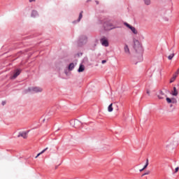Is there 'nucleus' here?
<instances>
[{"label": "nucleus", "instance_id": "f257e3e1", "mask_svg": "<svg viewBox=\"0 0 179 179\" xmlns=\"http://www.w3.org/2000/svg\"><path fill=\"white\" fill-rule=\"evenodd\" d=\"M43 92V88L40 87H31L27 90V93H41Z\"/></svg>", "mask_w": 179, "mask_h": 179}, {"label": "nucleus", "instance_id": "f03ea898", "mask_svg": "<svg viewBox=\"0 0 179 179\" xmlns=\"http://www.w3.org/2000/svg\"><path fill=\"white\" fill-rule=\"evenodd\" d=\"M117 27H115L112 23L108 22L104 24L105 30H113V29H116Z\"/></svg>", "mask_w": 179, "mask_h": 179}, {"label": "nucleus", "instance_id": "7ed1b4c3", "mask_svg": "<svg viewBox=\"0 0 179 179\" xmlns=\"http://www.w3.org/2000/svg\"><path fill=\"white\" fill-rule=\"evenodd\" d=\"M101 43L103 47H108V40L106 38H102L101 39Z\"/></svg>", "mask_w": 179, "mask_h": 179}, {"label": "nucleus", "instance_id": "20e7f679", "mask_svg": "<svg viewBox=\"0 0 179 179\" xmlns=\"http://www.w3.org/2000/svg\"><path fill=\"white\" fill-rule=\"evenodd\" d=\"M124 51L127 55H131V51L128 45L125 44L124 46Z\"/></svg>", "mask_w": 179, "mask_h": 179}, {"label": "nucleus", "instance_id": "39448f33", "mask_svg": "<svg viewBox=\"0 0 179 179\" xmlns=\"http://www.w3.org/2000/svg\"><path fill=\"white\" fill-rule=\"evenodd\" d=\"M21 71L19 69L15 70L13 76L11 77V79H16L20 75Z\"/></svg>", "mask_w": 179, "mask_h": 179}, {"label": "nucleus", "instance_id": "423d86ee", "mask_svg": "<svg viewBox=\"0 0 179 179\" xmlns=\"http://www.w3.org/2000/svg\"><path fill=\"white\" fill-rule=\"evenodd\" d=\"M29 134V131H22L20 132L18 136H22L24 139H27V135Z\"/></svg>", "mask_w": 179, "mask_h": 179}, {"label": "nucleus", "instance_id": "0eeeda50", "mask_svg": "<svg viewBox=\"0 0 179 179\" xmlns=\"http://www.w3.org/2000/svg\"><path fill=\"white\" fill-rule=\"evenodd\" d=\"M172 96H178V91L176 87H173V90L171 92Z\"/></svg>", "mask_w": 179, "mask_h": 179}, {"label": "nucleus", "instance_id": "6e6552de", "mask_svg": "<svg viewBox=\"0 0 179 179\" xmlns=\"http://www.w3.org/2000/svg\"><path fill=\"white\" fill-rule=\"evenodd\" d=\"M46 150H48V148H45L43 150H42L41 152H39L36 157L35 159H37L38 156H41V155H43Z\"/></svg>", "mask_w": 179, "mask_h": 179}, {"label": "nucleus", "instance_id": "1a4fd4ad", "mask_svg": "<svg viewBox=\"0 0 179 179\" xmlns=\"http://www.w3.org/2000/svg\"><path fill=\"white\" fill-rule=\"evenodd\" d=\"M83 71H85V66L81 64L78 70V72H83Z\"/></svg>", "mask_w": 179, "mask_h": 179}, {"label": "nucleus", "instance_id": "9d476101", "mask_svg": "<svg viewBox=\"0 0 179 179\" xmlns=\"http://www.w3.org/2000/svg\"><path fill=\"white\" fill-rule=\"evenodd\" d=\"M130 30H131L134 34H138V31L136 30V29H135V27H130Z\"/></svg>", "mask_w": 179, "mask_h": 179}, {"label": "nucleus", "instance_id": "9b49d317", "mask_svg": "<svg viewBox=\"0 0 179 179\" xmlns=\"http://www.w3.org/2000/svg\"><path fill=\"white\" fill-rule=\"evenodd\" d=\"M166 95H164V93L163 92H160L159 94L158 95V98L159 99H164Z\"/></svg>", "mask_w": 179, "mask_h": 179}, {"label": "nucleus", "instance_id": "f8f14e48", "mask_svg": "<svg viewBox=\"0 0 179 179\" xmlns=\"http://www.w3.org/2000/svg\"><path fill=\"white\" fill-rule=\"evenodd\" d=\"M113 103H110V104L108 106V111L109 113H111V112H113Z\"/></svg>", "mask_w": 179, "mask_h": 179}, {"label": "nucleus", "instance_id": "ddd939ff", "mask_svg": "<svg viewBox=\"0 0 179 179\" xmlns=\"http://www.w3.org/2000/svg\"><path fill=\"white\" fill-rule=\"evenodd\" d=\"M73 68H75V64L73 63L70 64L69 66V71H72V69H73Z\"/></svg>", "mask_w": 179, "mask_h": 179}, {"label": "nucleus", "instance_id": "4468645a", "mask_svg": "<svg viewBox=\"0 0 179 179\" xmlns=\"http://www.w3.org/2000/svg\"><path fill=\"white\" fill-rule=\"evenodd\" d=\"M166 101H167V103H168L169 104H170V103H174V99L172 100L171 99L167 97V98H166Z\"/></svg>", "mask_w": 179, "mask_h": 179}, {"label": "nucleus", "instance_id": "2eb2a0df", "mask_svg": "<svg viewBox=\"0 0 179 179\" xmlns=\"http://www.w3.org/2000/svg\"><path fill=\"white\" fill-rule=\"evenodd\" d=\"M82 17H83V11H81L80 15H79V17H78V22H79L80 20H82Z\"/></svg>", "mask_w": 179, "mask_h": 179}, {"label": "nucleus", "instance_id": "dca6fc26", "mask_svg": "<svg viewBox=\"0 0 179 179\" xmlns=\"http://www.w3.org/2000/svg\"><path fill=\"white\" fill-rule=\"evenodd\" d=\"M78 124H80V122H79L78 120L74 121V127H75V128H79V127L77 126Z\"/></svg>", "mask_w": 179, "mask_h": 179}, {"label": "nucleus", "instance_id": "f3484780", "mask_svg": "<svg viewBox=\"0 0 179 179\" xmlns=\"http://www.w3.org/2000/svg\"><path fill=\"white\" fill-rule=\"evenodd\" d=\"M148 166H149V159H146V163H145V165L143 167V169H147Z\"/></svg>", "mask_w": 179, "mask_h": 179}, {"label": "nucleus", "instance_id": "a211bd4d", "mask_svg": "<svg viewBox=\"0 0 179 179\" xmlns=\"http://www.w3.org/2000/svg\"><path fill=\"white\" fill-rule=\"evenodd\" d=\"M173 58H174V53H172L171 55H170L168 57V59H169V60L173 59Z\"/></svg>", "mask_w": 179, "mask_h": 179}, {"label": "nucleus", "instance_id": "6ab92c4d", "mask_svg": "<svg viewBox=\"0 0 179 179\" xmlns=\"http://www.w3.org/2000/svg\"><path fill=\"white\" fill-rule=\"evenodd\" d=\"M145 5H150V0H144Z\"/></svg>", "mask_w": 179, "mask_h": 179}, {"label": "nucleus", "instance_id": "aec40b11", "mask_svg": "<svg viewBox=\"0 0 179 179\" xmlns=\"http://www.w3.org/2000/svg\"><path fill=\"white\" fill-rule=\"evenodd\" d=\"M125 26H127V27H129V29H131L132 27V26H131L129 24L125 22L124 23Z\"/></svg>", "mask_w": 179, "mask_h": 179}, {"label": "nucleus", "instance_id": "412c9836", "mask_svg": "<svg viewBox=\"0 0 179 179\" xmlns=\"http://www.w3.org/2000/svg\"><path fill=\"white\" fill-rule=\"evenodd\" d=\"M146 93L148 94V96H150V90H147Z\"/></svg>", "mask_w": 179, "mask_h": 179}, {"label": "nucleus", "instance_id": "4be33fe9", "mask_svg": "<svg viewBox=\"0 0 179 179\" xmlns=\"http://www.w3.org/2000/svg\"><path fill=\"white\" fill-rule=\"evenodd\" d=\"M178 170H179V168L178 167H176L175 169V173H178Z\"/></svg>", "mask_w": 179, "mask_h": 179}, {"label": "nucleus", "instance_id": "5701e85b", "mask_svg": "<svg viewBox=\"0 0 179 179\" xmlns=\"http://www.w3.org/2000/svg\"><path fill=\"white\" fill-rule=\"evenodd\" d=\"M148 174H150V171H148V172L144 173L143 176H148Z\"/></svg>", "mask_w": 179, "mask_h": 179}, {"label": "nucleus", "instance_id": "b1692460", "mask_svg": "<svg viewBox=\"0 0 179 179\" xmlns=\"http://www.w3.org/2000/svg\"><path fill=\"white\" fill-rule=\"evenodd\" d=\"M106 62H107L106 60H102L101 64H106Z\"/></svg>", "mask_w": 179, "mask_h": 179}, {"label": "nucleus", "instance_id": "393cba45", "mask_svg": "<svg viewBox=\"0 0 179 179\" xmlns=\"http://www.w3.org/2000/svg\"><path fill=\"white\" fill-rule=\"evenodd\" d=\"M6 104V101H3L2 102V106H5Z\"/></svg>", "mask_w": 179, "mask_h": 179}, {"label": "nucleus", "instance_id": "a878e982", "mask_svg": "<svg viewBox=\"0 0 179 179\" xmlns=\"http://www.w3.org/2000/svg\"><path fill=\"white\" fill-rule=\"evenodd\" d=\"M29 2H36V0H29Z\"/></svg>", "mask_w": 179, "mask_h": 179}, {"label": "nucleus", "instance_id": "bb28decb", "mask_svg": "<svg viewBox=\"0 0 179 179\" xmlns=\"http://www.w3.org/2000/svg\"><path fill=\"white\" fill-rule=\"evenodd\" d=\"M134 43H139V41L138 40H134Z\"/></svg>", "mask_w": 179, "mask_h": 179}, {"label": "nucleus", "instance_id": "cd10ccee", "mask_svg": "<svg viewBox=\"0 0 179 179\" xmlns=\"http://www.w3.org/2000/svg\"><path fill=\"white\" fill-rule=\"evenodd\" d=\"M96 5H99V1H96Z\"/></svg>", "mask_w": 179, "mask_h": 179}, {"label": "nucleus", "instance_id": "c85d7f7f", "mask_svg": "<svg viewBox=\"0 0 179 179\" xmlns=\"http://www.w3.org/2000/svg\"><path fill=\"white\" fill-rule=\"evenodd\" d=\"M143 170H145V169H143V168L142 169L140 170V171L142 172V171H143Z\"/></svg>", "mask_w": 179, "mask_h": 179}, {"label": "nucleus", "instance_id": "c756f323", "mask_svg": "<svg viewBox=\"0 0 179 179\" xmlns=\"http://www.w3.org/2000/svg\"><path fill=\"white\" fill-rule=\"evenodd\" d=\"M33 13H36V11H34Z\"/></svg>", "mask_w": 179, "mask_h": 179}, {"label": "nucleus", "instance_id": "7c9ffc66", "mask_svg": "<svg viewBox=\"0 0 179 179\" xmlns=\"http://www.w3.org/2000/svg\"><path fill=\"white\" fill-rule=\"evenodd\" d=\"M85 43H86V40L85 41Z\"/></svg>", "mask_w": 179, "mask_h": 179}]
</instances>
